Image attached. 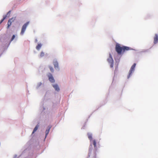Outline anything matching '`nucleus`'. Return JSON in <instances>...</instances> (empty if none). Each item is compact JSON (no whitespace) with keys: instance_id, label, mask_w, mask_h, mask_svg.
Wrapping results in <instances>:
<instances>
[{"instance_id":"f257e3e1","label":"nucleus","mask_w":158,"mask_h":158,"mask_svg":"<svg viewBox=\"0 0 158 158\" xmlns=\"http://www.w3.org/2000/svg\"><path fill=\"white\" fill-rule=\"evenodd\" d=\"M88 136L90 142L89 149V153H93L95 155L97 150L96 141L95 139H92V135L91 134L88 133Z\"/></svg>"},{"instance_id":"f03ea898","label":"nucleus","mask_w":158,"mask_h":158,"mask_svg":"<svg viewBox=\"0 0 158 158\" xmlns=\"http://www.w3.org/2000/svg\"><path fill=\"white\" fill-rule=\"evenodd\" d=\"M115 49L116 52L118 54L123 53L125 51L131 49L130 48L124 46L121 47L120 45L118 44H116Z\"/></svg>"},{"instance_id":"7ed1b4c3","label":"nucleus","mask_w":158,"mask_h":158,"mask_svg":"<svg viewBox=\"0 0 158 158\" xmlns=\"http://www.w3.org/2000/svg\"><path fill=\"white\" fill-rule=\"evenodd\" d=\"M29 24V22H27L23 26L20 32V34L21 35H23L24 34L26 30V28Z\"/></svg>"},{"instance_id":"20e7f679","label":"nucleus","mask_w":158,"mask_h":158,"mask_svg":"<svg viewBox=\"0 0 158 158\" xmlns=\"http://www.w3.org/2000/svg\"><path fill=\"white\" fill-rule=\"evenodd\" d=\"M136 64L135 63H134L131 67L129 71V74L127 76L128 78H129L130 77L132 73L134 71L135 68V67Z\"/></svg>"},{"instance_id":"39448f33","label":"nucleus","mask_w":158,"mask_h":158,"mask_svg":"<svg viewBox=\"0 0 158 158\" xmlns=\"http://www.w3.org/2000/svg\"><path fill=\"white\" fill-rule=\"evenodd\" d=\"M15 17H13L11 19H10L7 22V28H9L10 26L11 25V23L14 22L15 20Z\"/></svg>"},{"instance_id":"423d86ee","label":"nucleus","mask_w":158,"mask_h":158,"mask_svg":"<svg viewBox=\"0 0 158 158\" xmlns=\"http://www.w3.org/2000/svg\"><path fill=\"white\" fill-rule=\"evenodd\" d=\"M48 76L49 80L51 82L54 83L55 82V80L52 74L49 73Z\"/></svg>"},{"instance_id":"0eeeda50","label":"nucleus","mask_w":158,"mask_h":158,"mask_svg":"<svg viewBox=\"0 0 158 158\" xmlns=\"http://www.w3.org/2000/svg\"><path fill=\"white\" fill-rule=\"evenodd\" d=\"M52 126L51 125L48 126V127L47 129H46V131H45V137H46L48 135V134L49 133V131L50 130V129L51 128Z\"/></svg>"},{"instance_id":"6e6552de","label":"nucleus","mask_w":158,"mask_h":158,"mask_svg":"<svg viewBox=\"0 0 158 158\" xmlns=\"http://www.w3.org/2000/svg\"><path fill=\"white\" fill-rule=\"evenodd\" d=\"M158 42V36L157 34H155L154 38V44H156Z\"/></svg>"},{"instance_id":"1a4fd4ad","label":"nucleus","mask_w":158,"mask_h":158,"mask_svg":"<svg viewBox=\"0 0 158 158\" xmlns=\"http://www.w3.org/2000/svg\"><path fill=\"white\" fill-rule=\"evenodd\" d=\"M107 60L109 63L113 62V60L110 54L109 58L107 59Z\"/></svg>"},{"instance_id":"9d476101","label":"nucleus","mask_w":158,"mask_h":158,"mask_svg":"<svg viewBox=\"0 0 158 158\" xmlns=\"http://www.w3.org/2000/svg\"><path fill=\"white\" fill-rule=\"evenodd\" d=\"M53 87L56 90L59 91L60 89V88L57 84H54L53 85Z\"/></svg>"},{"instance_id":"9b49d317","label":"nucleus","mask_w":158,"mask_h":158,"mask_svg":"<svg viewBox=\"0 0 158 158\" xmlns=\"http://www.w3.org/2000/svg\"><path fill=\"white\" fill-rule=\"evenodd\" d=\"M53 64L55 69L58 68V63L56 61H55L53 62Z\"/></svg>"},{"instance_id":"f8f14e48","label":"nucleus","mask_w":158,"mask_h":158,"mask_svg":"<svg viewBox=\"0 0 158 158\" xmlns=\"http://www.w3.org/2000/svg\"><path fill=\"white\" fill-rule=\"evenodd\" d=\"M42 46V44H39L36 47V49L37 50H39Z\"/></svg>"},{"instance_id":"ddd939ff","label":"nucleus","mask_w":158,"mask_h":158,"mask_svg":"<svg viewBox=\"0 0 158 158\" xmlns=\"http://www.w3.org/2000/svg\"><path fill=\"white\" fill-rule=\"evenodd\" d=\"M39 127V125H36L35 126V127L34 129V130L32 132V134H33L37 130Z\"/></svg>"},{"instance_id":"4468645a","label":"nucleus","mask_w":158,"mask_h":158,"mask_svg":"<svg viewBox=\"0 0 158 158\" xmlns=\"http://www.w3.org/2000/svg\"><path fill=\"white\" fill-rule=\"evenodd\" d=\"M10 13V11H9L5 15L3 16H6V17H9Z\"/></svg>"},{"instance_id":"2eb2a0df","label":"nucleus","mask_w":158,"mask_h":158,"mask_svg":"<svg viewBox=\"0 0 158 158\" xmlns=\"http://www.w3.org/2000/svg\"><path fill=\"white\" fill-rule=\"evenodd\" d=\"M6 18V16H3V18L0 21V24L3 22V21L4 20V19H5Z\"/></svg>"},{"instance_id":"dca6fc26","label":"nucleus","mask_w":158,"mask_h":158,"mask_svg":"<svg viewBox=\"0 0 158 158\" xmlns=\"http://www.w3.org/2000/svg\"><path fill=\"white\" fill-rule=\"evenodd\" d=\"M44 56V53L43 52H42L41 53H40V56L41 57H43V56Z\"/></svg>"},{"instance_id":"f3484780","label":"nucleus","mask_w":158,"mask_h":158,"mask_svg":"<svg viewBox=\"0 0 158 158\" xmlns=\"http://www.w3.org/2000/svg\"><path fill=\"white\" fill-rule=\"evenodd\" d=\"M49 69H50V70L52 72H53V68L52 66H50L49 67Z\"/></svg>"},{"instance_id":"a211bd4d","label":"nucleus","mask_w":158,"mask_h":158,"mask_svg":"<svg viewBox=\"0 0 158 158\" xmlns=\"http://www.w3.org/2000/svg\"><path fill=\"white\" fill-rule=\"evenodd\" d=\"M15 35H13L10 41H12L15 39Z\"/></svg>"},{"instance_id":"6ab92c4d","label":"nucleus","mask_w":158,"mask_h":158,"mask_svg":"<svg viewBox=\"0 0 158 158\" xmlns=\"http://www.w3.org/2000/svg\"><path fill=\"white\" fill-rule=\"evenodd\" d=\"M110 67L111 68H112L113 67V66H114V62H112V63H110Z\"/></svg>"}]
</instances>
